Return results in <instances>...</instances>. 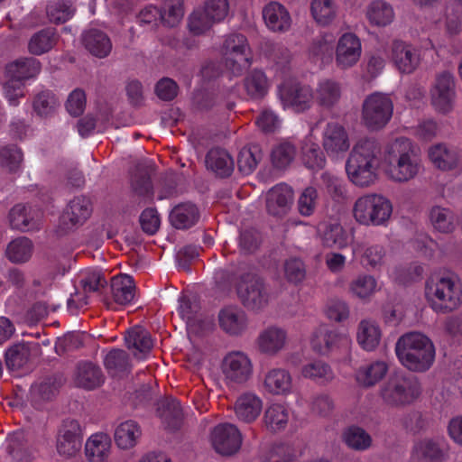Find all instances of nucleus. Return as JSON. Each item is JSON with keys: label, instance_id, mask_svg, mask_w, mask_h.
<instances>
[{"label": "nucleus", "instance_id": "nucleus-1", "mask_svg": "<svg viewBox=\"0 0 462 462\" xmlns=\"http://www.w3.org/2000/svg\"><path fill=\"white\" fill-rule=\"evenodd\" d=\"M383 161L387 177L399 183L413 180L422 167L413 143L405 137L396 138L385 144Z\"/></svg>", "mask_w": 462, "mask_h": 462}, {"label": "nucleus", "instance_id": "nucleus-2", "mask_svg": "<svg viewBox=\"0 0 462 462\" xmlns=\"http://www.w3.org/2000/svg\"><path fill=\"white\" fill-rule=\"evenodd\" d=\"M380 154L376 140L365 138L356 142L346 162L349 181L359 188L373 186L378 180Z\"/></svg>", "mask_w": 462, "mask_h": 462}, {"label": "nucleus", "instance_id": "nucleus-3", "mask_svg": "<svg viewBox=\"0 0 462 462\" xmlns=\"http://www.w3.org/2000/svg\"><path fill=\"white\" fill-rule=\"evenodd\" d=\"M395 353L400 363L410 371L425 372L435 360V346L432 341L420 332H410L399 337Z\"/></svg>", "mask_w": 462, "mask_h": 462}, {"label": "nucleus", "instance_id": "nucleus-4", "mask_svg": "<svg viewBox=\"0 0 462 462\" xmlns=\"http://www.w3.org/2000/svg\"><path fill=\"white\" fill-rule=\"evenodd\" d=\"M425 297L437 312H448L462 304V284L451 273L431 274L425 283Z\"/></svg>", "mask_w": 462, "mask_h": 462}, {"label": "nucleus", "instance_id": "nucleus-5", "mask_svg": "<svg viewBox=\"0 0 462 462\" xmlns=\"http://www.w3.org/2000/svg\"><path fill=\"white\" fill-rule=\"evenodd\" d=\"M393 203L383 194L366 193L353 204L354 219L365 226H385L393 215Z\"/></svg>", "mask_w": 462, "mask_h": 462}, {"label": "nucleus", "instance_id": "nucleus-6", "mask_svg": "<svg viewBox=\"0 0 462 462\" xmlns=\"http://www.w3.org/2000/svg\"><path fill=\"white\" fill-rule=\"evenodd\" d=\"M393 103L391 97L381 92L368 95L362 105V123L370 130H380L391 120Z\"/></svg>", "mask_w": 462, "mask_h": 462}, {"label": "nucleus", "instance_id": "nucleus-7", "mask_svg": "<svg viewBox=\"0 0 462 462\" xmlns=\"http://www.w3.org/2000/svg\"><path fill=\"white\" fill-rule=\"evenodd\" d=\"M221 52L226 67L233 74H241L252 62V52L247 38L237 32L225 37Z\"/></svg>", "mask_w": 462, "mask_h": 462}, {"label": "nucleus", "instance_id": "nucleus-8", "mask_svg": "<svg viewBox=\"0 0 462 462\" xmlns=\"http://www.w3.org/2000/svg\"><path fill=\"white\" fill-rule=\"evenodd\" d=\"M236 289L241 302L249 310H262L269 302L270 295L263 279L253 272L242 273Z\"/></svg>", "mask_w": 462, "mask_h": 462}, {"label": "nucleus", "instance_id": "nucleus-9", "mask_svg": "<svg viewBox=\"0 0 462 462\" xmlns=\"http://www.w3.org/2000/svg\"><path fill=\"white\" fill-rule=\"evenodd\" d=\"M418 383L401 374L391 376L381 389L383 402L390 406H405L414 402L420 395Z\"/></svg>", "mask_w": 462, "mask_h": 462}, {"label": "nucleus", "instance_id": "nucleus-10", "mask_svg": "<svg viewBox=\"0 0 462 462\" xmlns=\"http://www.w3.org/2000/svg\"><path fill=\"white\" fill-rule=\"evenodd\" d=\"M278 96L283 108L305 112L315 103L314 90L309 85H301L294 79L284 80L278 88Z\"/></svg>", "mask_w": 462, "mask_h": 462}, {"label": "nucleus", "instance_id": "nucleus-11", "mask_svg": "<svg viewBox=\"0 0 462 462\" xmlns=\"http://www.w3.org/2000/svg\"><path fill=\"white\" fill-rule=\"evenodd\" d=\"M221 371L227 384L240 385L252 377L254 365L247 354L242 351H232L223 358Z\"/></svg>", "mask_w": 462, "mask_h": 462}, {"label": "nucleus", "instance_id": "nucleus-12", "mask_svg": "<svg viewBox=\"0 0 462 462\" xmlns=\"http://www.w3.org/2000/svg\"><path fill=\"white\" fill-rule=\"evenodd\" d=\"M456 81L449 71H442L436 75L430 88V102L434 109L440 114L450 113L455 106Z\"/></svg>", "mask_w": 462, "mask_h": 462}, {"label": "nucleus", "instance_id": "nucleus-13", "mask_svg": "<svg viewBox=\"0 0 462 462\" xmlns=\"http://www.w3.org/2000/svg\"><path fill=\"white\" fill-rule=\"evenodd\" d=\"M390 61L402 74H411L420 65V50L410 42L395 40L392 42L389 53Z\"/></svg>", "mask_w": 462, "mask_h": 462}, {"label": "nucleus", "instance_id": "nucleus-14", "mask_svg": "<svg viewBox=\"0 0 462 462\" xmlns=\"http://www.w3.org/2000/svg\"><path fill=\"white\" fill-rule=\"evenodd\" d=\"M362 54V42L354 32H344L338 38L335 49V63L337 69L346 70L356 66Z\"/></svg>", "mask_w": 462, "mask_h": 462}, {"label": "nucleus", "instance_id": "nucleus-15", "mask_svg": "<svg viewBox=\"0 0 462 462\" xmlns=\"http://www.w3.org/2000/svg\"><path fill=\"white\" fill-rule=\"evenodd\" d=\"M210 441L216 452L230 456L241 448L242 434L235 424L220 423L211 430Z\"/></svg>", "mask_w": 462, "mask_h": 462}, {"label": "nucleus", "instance_id": "nucleus-16", "mask_svg": "<svg viewBox=\"0 0 462 462\" xmlns=\"http://www.w3.org/2000/svg\"><path fill=\"white\" fill-rule=\"evenodd\" d=\"M82 447V433L79 423L76 420H65L57 437V451L66 458L73 457Z\"/></svg>", "mask_w": 462, "mask_h": 462}, {"label": "nucleus", "instance_id": "nucleus-17", "mask_svg": "<svg viewBox=\"0 0 462 462\" xmlns=\"http://www.w3.org/2000/svg\"><path fill=\"white\" fill-rule=\"evenodd\" d=\"M322 145L328 156L337 158L345 154L350 141L346 128L337 122H328L322 132Z\"/></svg>", "mask_w": 462, "mask_h": 462}, {"label": "nucleus", "instance_id": "nucleus-18", "mask_svg": "<svg viewBox=\"0 0 462 462\" xmlns=\"http://www.w3.org/2000/svg\"><path fill=\"white\" fill-rule=\"evenodd\" d=\"M92 213V205L88 198L79 196L70 200L60 217V226L64 231L83 225Z\"/></svg>", "mask_w": 462, "mask_h": 462}, {"label": "nucleus", "instance_id": "nucleus-19", "mask_svg": "<svg viewBox=\"0 0 462 462\" xmlns=\"http://www.w3.org/2000/svg\"><path fill=\"white\" fill-rule=\"evenodd\" d=\"M263 391L273 396H287L293 392V378L291 372L283 367L269 369L263 379Z\"/></svg>", "mask_w": 462, "mask_h": 462}, {"label": "nucleus", "instance_id": "nucleus-20", "mask_svg": "<svg viewBox=\"0 0 462 462\" xmlns=\"http://www.w3.org/2000/svg\"><path fill=\"white\" fill-rule=\"evenodd\" d=\"M43 219L42 212L22 204L14 206L9 212V222L14 229L27 232L38 230Z\"/></svg>", "mask_w": 462, "mask_h": 462}, {"label": "nucleus", "instance_id": "nucleus-21", "mask_svg": "<svg viewBox=\"0 0 462 462\" xmlns=\"http://www.w3.org/2000/svg\"><path fill=\"white\" fill-rule=\"evenodd\" d=\"M287 341V331L283 328L269 326L259 333L256 344L261 353L276 356L285 348Z\"/></svg>", "mask_w": 462, "mask_h": 462}, {"label": "nucleus", "instance_id": "nucleus-22", "mask_svg": "<svg viewBox=\"0 0 462 462\" xmlns=\"http://www.w3.org/2000/svg\"><path fill=\"white\" fill-rule=\"evenodd\" d=\"M293 200L292 189L283 183L273 187L266 194V208L269 214L276 217L285 215Z\"/></svg>", "mask_w": 462, "mask_h": 462}, {"label": "nucleus", "instance_id": "nucleus-23", "mask_svg": "<svg viewBox=\"0 0 462 462\" xmlns=\"http://www.w3.org/2000/svg\"><path fill=\"white\" fill-rule=\"evenodd\" d=\"M234 411L238 420L252 423L263 411V400L253 392H245L236 399Z\"/></svg>", "mask_w": 462, "mask_h": 462}, {"label": "nucleus", "instance_id": "nucleus-24", "mask_svg": "<svg viewBox=\"0 0 462 462\" xmlns=\"http://www.w3.org/2000/svg\"><path fill=\"white\" fill-rule=\"evenodd\" d=\"M343 95L342 85L331 79L319 80L314 90L315 103L323 109L336 107Z\"/></svg>", "mask_w": 462, "mask_h": 462}, {"label": "nucleus", "instance_id": "nucleus-25", "mask_svg": "<svg viewBox=\"0 0 462 462\" xmlns=\"http://www.w3.org/2000/svg\"><path fill=\"white\" fill-rule=\"evenodd\" d=\"M218 323L221 329L226 334L238 336L246 330L248 318L242 309L236 306H228L219 311Z\"/></svg>", "mask_w": 462, "mask_h": 462}, {"label": "nucleus", "instance_id": "nucleus-26", "mask_svg": "<svg viewBox=\"0 0 462 462\" xmlns=\"http://www.w3.org/2000/svg\"><path fill=\"white\" fill-rule=\"evenodd\" d=\"M444 439H423L417 441L412 448V457L421 462H443L446 459Z\"/></svg>", "mask_w": 462, "mask_h": 462}, {"label": "nucleus", "instance_id": "nucleus-27", "mask_svg": "<svg viewBox=\"0 0 462 462\" xmlns=\"http://www.w3.org/2000/svg\"><path fill=\"white\" fill-rule=\"evenodd\" d=\"M382 336L380 325L372 319H364L357 325L356 342L365 351H374L381 343Z\"/></svg>", "mask_w": 462, "mask_h": 462}, {"label": "nucleus", "instance_id": "nucleus-28", "mask_svg": "<svg viewBox=\"0 0 462 462\" xmlns=\"http://www.w3.org/2000/svg\"><path fill=\"white\" fill-rule=\"evenodd\" d=\"M263 17L266 26L275 32H287L291 26L288 10L277 2H271L263 8Z\"/></svg>", "mask_w": 462, "mask_h": 462}, {"label": "nucleus", "instance_id": "nucleus-29", "mask_svg": "<svg viewBox=\"0 0 462 462\" xmlns=\"http://www.w3.org/2000/svg\"><path fill=\"white\" fill-rule=\"evenodd\" d=\"M291 418L289 408L280 402H272L263 411L262 422L270 432H279L286 429Z\"/></svg>", "mask_w": 462, "mask_h": 462}, {"label": "nucleus", "instance_id": "nucleus-30", "mask_svg": "<svg viewBox=\"0 0 462 462\" xmlns=\"http://www.w3.org/2000/svg\"><path fill=\"white\" fill-rule=\"evenodd\" d=\"M382 288V284L372 274L359 273L348 284V292L361 300H369Z\"/></svg>", "mask_w": 462, "mask_h": 462}, {"label": "nucleus", "instance_id": "nucleus-31", "mask_svg": "<svg viewBox=\"0 0 462 462\" xmlns=\"http://www.w3.org/2000/svg\"><path fill=\"white\" fill-rule=\"evenodd\" d=\"M111 452V439L106 433L92 434L86 441L85 455L88 462H106Z\"/></svg>", "mask_w": 462, "mask_h": 462}, {"label": "nucleus", "instance_id": "nucleus-32", "mask_svg": "<svg viewBox=\"0 0 462 462\" xmlns=\"http://www.w3.org/2000/svg\"><path fill=\"white\" fill-rule=\"evenodd\" d=\"M85 48L97 58H105L112 51V42L106 32L97 28L87 30L82 36Z\"/></svg>", "mask_w": 462, "mask_h": 462}, {"label": "nucleus", "instance_id": "nucleus-33", "mask_svg": "<svg viewBox=\"0 0 462 462\" xmlns=\"http://www.w3.org/2000/svg\"><path fill=\"white\" fill-rule=\"evenodd\" d=\"M352 254L360 259L364 266L377 269L383 263L386 251L380 245L356 243L352 246Z\"/></svg>", "mask_w": 462, "mask_h": 462}, {"label": "nucleus", "instance_id": "nucleus-34", "mask_svg": "<svg viewBox=\"0 0 462 462\" xmlns=\"http://www.w3.org/2000/svg\"><path fill=\"white\" fill-rule=\"evenodd\" d=\"M430 162L440 170H451L457 166L462 168V152L449 149L444 144H436L429 149Z\"/></svg>", "mask_w": 462, "mask_h": 462}, {"label": "nucleus", "instance_id": "nucleus-35", "mask_svg": "<svg viewBox=\"0 0 462 462\" xmlns=\"http://www.w3.org/2000/svg\"><path fill=\"white\" fill-rule=\"evenodd\" d=\"M8 462H32L33 452L25 445L23 432L9 434L5 443Z\"/></svg>", "mask_w": 462, "mask_h": 462}, {"label": "nucleus", "instance_id": "nucleus-36", "mask_svg": "<svg viewBox=\"0 0 462 462\" xmlns=\"http://www.w3.org/2000/svg\"><path fill=\"white\" fill-rule=\"evenodd\" d=\"M41 71V63L34 58H21L6 66V75L22 81L36 77Z\"/></svg>", "mask_w": 462, "mask_h": 462}, {"label": "nucleus", "instance_id": "nucleus-37", "mask_svg": "<svg viewBox=\"0 0 462 462\" xmlns=\"http://www.w3.org/2000/svg\"><path fill=\"white\" fill-rule=\"evenodd\" d=\"M111 294L116 303L126 305L133 301L135 294V285L128 274H120L111 280Z\"/></svg>", "mask_w": 462, "mask_h": 462}, {"label": "nucleus", "instance_id": "nucleus-38", "mask_svg": "<svg viewBox=\"0 0 462 462\" xmlns=\"http://www.w3.org/2000/svg\"><path fill=\"white\" fill-rule=\"evenodd\" d=\"M388 369L387 363L376 360L359 367L356 372V380L362 386L371 387L385 376Z\"/></svg>", "mask_w": 462, "mask_h": 462}, {"label": "nucleus", "instance_id": "nucleus-39", "mask_svg": "<svg viewBox=\"0 0 462 462\" xmlns=\"http://www.w3.org/2000/svg\"><path fill=\"white\" fill-rule=\"evenodd\" d=\"M310 8L311 17L322 27L330 25L338 14V6L335 0H311Z\"/></svg>", "mask_w": 462, "mask_h": 462}, {"label": "nucleus", "instance_id": "nucleus-40", "mask_svg": "<svg viewBox=\"0 0 462 462\" xmlns=\"http://www.w3.org/2000/svg\"><path fill=\"white\" fill-rule=\"evenodd\" d=\"M198 208L189 202L177 205L170 214L171 225L178 229H186L194 226L199 220Z\"/></svg>", "mask_w": 462, "mask_h": 462}, {"label": "nucleus", "instance_id": "nucleus-41", "mask_svg": "<svg viewBox=\"0 0 462 462\" xmlns=\"http://www.w3.org/2000/svg\"><path fill=\"white\" fill-rule=\"evenodd\" d=\"M125 339L126 346L133 350V354L138 358L149 353L153 346L150 333L142 328L130 329Z\"/></svg>", "mask_w": 462, "mask_h": 462}, {"label": "nucleus", "instance_id": "nucleus-42", "mask_svg": "<svg viewBox=\"0 0 462 462\" xmlns=\"http://www.w3.org/2000/svg\"><path fill=\"white\" fill-rule=\"evenodd\" d=\"M303 378L327 384L333 381L335 374L328 364L322 360H313L304 364L300 368Z\"/></svg>", "mask_w": 462, "mask_h": 462}, {"label": "nucleus", "instance_id": "nucleus-43", "mask_svg": "<svg viewBox=\"0 0 462 462\" xmlns=\"http://www.w3.org/2000/svg\"><path fill=\"white\" fill-rule=\"evenodd\" d=\"M365 15L372 25L378 27L389 25L395 16L393 6L383 0L372 2L366 8Z\"/></svg>", "mask_w": 462, "mask_h": 462}, {"label": "nucleus", "instance_id": "nucleus-44", "mask_svg": "<svg viewBox=\"0 0 462 462\" xmlns=\"http://www.w3.org/2000/svg\"><path fill=\"white\" fill-rule=\"evenodd\" d=\"M142 435L139 425L132 420L121 422L115 430V440L122 449L134 447Z\"/></svg>", "mask_w": 462, "mask_h": 462}, {"label": "nucleus", "instance_id": "nucleus-45", "mask_svg": "<svg viewBox=\"0 0 462 462\" xmlns=\"http://www.w3.org/2000/svg\"><path fill=\"white\" fill-rule=\"evenodd\" d=\"M321 238L325 246L343 249L351 244L353 235L348 233L340 224L333 223L326 226Z\"/></svg>", "mask_w": 462, "mask_h": 462}, {"label": "nucleus", "instance_id": "nucleus-46", "mask_svg": "<svg viewBox=\"0 0 462 462\" xmlns=\"http://www.w3.org/2000/svg\"><path fill=\"white\" fill-rule=\"evenodd\" d=\"M335 37L331 32H323L315 39L309 48V55L314 61L326 63L331 60Z\"/></svg>", "mask_w": 462, "mask_h": 462}, {"label": "nucleus", "instance_id": "nucleus-47", "mask_svg": "<svg viewBox=\"0 0 462 462\" xmlns=\"http://www.w3.org/2000/svg\"><path fill=\"white\" fill-rule=\"evenodd\" d=\"M75 383L88 390L99 386L103 383L100 368L91 363L79 364L75 374Z\"/></svg>", "mask_w": 462, "mask_h": 462}, {"label": "nucleus", "instance_id": "nucleus-48", "mask_svg": "<svg viewBox=\"0 0 462 462\" xmlns=\"http://www.w3.org/2000/svg\"><path fill=\"white\" fill-rule=\"evenodd\" d=\"M206 164L208 169L222 177L230 175L234 169L233 159L222 149L210 150L206 158Z\"/></svg>", "mask_w": 462, "mask_h": 462}, {"label": "nucleus", "instance_id": "nucleus-49", "mask_svg": "<svg viewBox=\"0 0 462 462\" xmlns=\"http://www.w3.org/2000/svg\"><path fill=\"white\" fill-rule=\"evenodd\" d=\"M33 253L32 242L24 236L12 240L6 248L5 254L8 260L14 263H23L29 261Z\"/></svg>", "mask_w": 462, "mask_h": 462}, {"label": "nucleus", "instance_id": "nucleus-50", "mask_svg": "<svg viewBox=\"0 0 462 462\" xmlns=\"http://www.w3.org/2000/svg\"><path fill=\"white\" fill-rule=\"evenodd\" d=\"M158 414L166 429L173 430L180 426L182 411L178 401L171 400L161 402Z\"/></svg>", "mask_w": 462, "mask_h": 462}, {"label": "nucleus", "instance_id": "nucleus-51", "mask_svg": "<svg viewBox=\"0 0 462 462\" xmlns=\"http://www.w3.org/2000/svg\"><path fill=\"white\" fill-rule=\"evenodd\" d=\"M430 223L433 227L441 233L452 232L457 225L454 213L442 207H433L430 213Z\"/></svg>", "mask_w": 462, "mask_h": 462}, {"label": "nucleus", "instance_id": "nucleus-52", "mask_svg": "<svg viewBox=\"0 0 462 462\" xmlns=\"http://www.w3.org/2000/svg\"><path fill=\"white\" fill-rule=\"evenodd\" d=\"M245 89L252 98L263 97L269 89V82L261 70H254L245 79Z\"/></svg>", "mask_w": 462, "mask_h": 462}, {"label": "nucleus", "instance_id": "nucleus-53", "mask_svg": "<svg viewBox=\"0 0 462 462\" xmlns=\"http://www.w3.org/2000/svg\"><path fill=\"white\" fill-rule=\"evenodd\" d=\"M56 43L53 30H42L32 36L28 43L29 51L34 55H42L51 51Z\"/></svg>", "mask_w": 462, "mask_h": 462}, {"label": "nucleus", "instance_id": "nucleus-54", "mask_svg": "<svg viewBox=\"0 0 462 462\" xmlns=\"http://www.w3.org/2000/svg\"><path fill=\"white\" fill-rule=\"evenodd\" d=\"M74 12L71 2L65 0H52L46 8L49 20L55 23L67 22L73 16Z\"/></svg>", "mask_w": 462, "mask_h": 462}, {"label": "nucleus", "instance_id": "nucleus-55", "mask_svg": "<svg viewBox=\"0 0 462 462\" xmlns=\"http://www.w3.org/2000/svg\"><path fill=\"white\" fill-rule=\"evenodd\" d=\"M184 15L183 0H165L161 11V22L168 26L178 25Z\"/></svg>", "mask_w": 462, "mask_h": 462}, {"label": "nucleus", "instance_id": "nucleus-56", "mask_svg": "<svg viewBox=\"0 0 462 462\" xmlns=\"http://www.w3.org/2000/svg\"><path fill=\"white\" fill-rule=\"evenodd\" d=\"M345 443L353 449L365 450L372 444L371 436L362 428L350 427L343 434Z\"/></svg>", "mask_w": 462, "mask_h": 462}, {"label": "nucleus", "instance_id": "nucleus-57", "mask_svg": "<svg viewBox=\"0 0 462 462\" xmlns=\"http://www.w3.org/2000/svg\"><path fill=\"white\" fill-rule=\"evenodd\" d=\"M319 203V196L316 188L307 187L300 194L297 200V208L303 217L312 216Z\"/></svg>", "mask_w": 462, "mask_h": 462}, {"label": "nucleus", "instance_id": "nucleus-58", "mask_svg": "<svg viewBox=\"0 0 462 462\" xmlns=\"http://www.w3.org/2000/svg\"><path fill=\"white\" fill-rule=\"evenodd\" d=\"M446 29L450 35L460 32L462 18V0H451L445 7Z\"/></svg>", "mask_w": 462, "mask_h": 462}, {"label": "nucleus", "instance_id": "nucleus-59", "mask_svg": "<svg viewBox=\"0 0 462 462\" xmlns=\"http://www.w3.org/2000/svg\"><path fill=\"white\" fill-rule=\"evenodd\" d=\"M302 161L304 164L312 170L322 169L326 159L318 143L308 140L302 146Z\"/></svg>", "mask_w": 462, "mask_h": 462}, {"label": "nucleus", "instance_id": "nucleus-60", "mask_svg": "<svg viewBox=\"0 0 462 462\" xmlns=\"http://www.w3.org/2000/svg\"><path fill=\"white\" fill-rule=\"evenodd\" d=\"M215 21L209 19L203 8L194 10L189 16L188 28L194 35H201L209 31L215 24Z\"/></svg>", "mask_w": 462, "mask_h": 462}, {"label": "nucleus", "instance_id": "nucleus-61", "mask_svg": "<svg viewBox=\"0 0 462 462\" xmlns=\"http://www.w3.org/2000/svg\"><path fill=\"white\" fill-rule=\"evenodd\" d=\"M296 154L295 147L289 142L278 143L272 152V162L276 168H286L293 161Z\"/></svg>", "mask_w": 462, "mask_h": 462}, {"label": "nucleus", "instance_id": "nucleus-62", "mask_svg": "<svg viewBox=\"0 0 462 462\" xmlns=\"http://www.w3.org/2000/svg\"><path fill=\"white\" fill-rule=\"evenodd\" d=\"M423 272L424 269L420 263H412L408 267H395L389 271V275L398 282L406 283L420 279Z\"/></svg>", "mask_w": 462, "mask_h": 462}, {"label": "nucleus", "instance_id": "nucleus-63", "mask_svg": "<svg viewBox=\"0 0 462 462\" xmlns=\"http://www.w3.org/2000/svg\"><path fill=\"white\" fill-rule=\"evenodd\" d=\"M58 106L55 96L51 91H42L38 94L33 102V109L41 117L51 116Z\"/></svg>", "mask_w": 462, "mask_h": 462}, {"label": "nucleus", "instance_id": "nucleus-64", "mask_svg": "<svg viewBox=\"0 0 462 462\" xmlns=\"http://www.w3.org/2000/svg\"><path fill=\"white\" fill-rule=\"evenodd\" d=\"M22 162V151L14 145L5 147L0 152V164L10 172L18 171Z\"/></svg>", "mask_w": 462, "mask_h": 462}]
</instances>
